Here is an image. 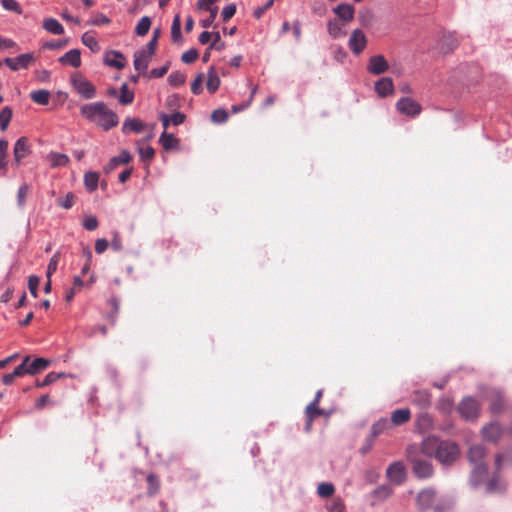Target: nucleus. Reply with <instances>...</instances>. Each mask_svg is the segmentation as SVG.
Listing matches in <instances>:
<instances>
[{
	"label": "nucleus",
	"mask_w": 512,
	"mask_h": 512,
	"mask_svg": "<svg viewBox=\"0 0 512 512\" xmlns=\"http://www.w3.org/2000/svg\"><path fill=\"white\" fill-rule=\"evenodd\" d=\"M413 401L419 406L425 407L430 403L429 394L426 391L416 392Z\"/></svg>",
	"instance_id": "a18cd8bd"
},
{
	"label": "nucleus",
	"mask_w": 512,
	"mask_h": 512,
	"mask_svg": "<svg viewBox=\"0 0 512 512\" xmlns=\"http://www.w3.org/2000/svg\"><path fill=\"white\" fill-rule=\"evenodd\" d=\"M220 85V78L218 77L217 73L214 69H209L208 75H207V82L206 86L209 92L214 93Z\"/></svg>",
	"instance_id": "7c9ffc66"
},
{
	"label": "nucleus",
	"mask_w": 512,
	"mask_h": 512,
	"mask_svg": "<svg viewBox=\"0 0 512 512\" xmlns=\"http://www.w3.org/2000/svg\"><path fill=\"white\" fill-rule=\"evenodd\" d=\"M8 141L0 140V173H3L7 167Z\"/></svg>",
	"instance_id": "c9c22d12"
},
{
	"label": "nucleus",
	"mask_w": 512,
	"mask_h": 512,
	"mask_svg": "<svg viewBox=\"0 0 512 512\" xmlns=\"http://www.w3.org/2000/svg\"><path fill=\"white\" fill-rule=\"evenodd\" d=\"M181 21L179 15L175 16L172 23V38L176 41L180 38Z\"/></svg>",
	"instance_id": "4d7b16f0"
},
{
	"label": "nucleus",
	"mask_w": 512,
	"mask_h": 512,
	"mask_svg": "<svg viewBox=\"0 0 512 512\" xmlns=\"http://www.w3.org/2000/svg\"><path fill=\"white\" fill-rule=\"evenodd\" d=\"M40 284V279L38 276L36 275H31L28 279V287H29V291L31 293V295L33 297H37L38 296V286Z\"/></svg>",
	"instance_id": "49530a36"
},
{
	"label": "nucleus",
	"mask_w": 512,
	"mask_h": 512,
	"mask_svg": "<svg viewBox=\"0 0 512 512\" xmlns=\"http://www.w3.org/2000/svg\"><path fill=\"white\" fill-rule=\"evenodd\" d=\"M132 159L130 153L126 150L121 151L119 156L113 157L107 166L105 167V172L109 173L114 170L117 166L121 164H126Z\"/></svg>",
	"instance_id": "412c9836"
},
{
	"label": "nucleus",
	"mask_w": 512,
	"mask_h": 512,
	"mask_svg": "<svg viewBox=\"0 0 512 512\" xmlns=\"http://www.w3.org/2000/svg\"><path fill=\"white\" fill-rule=\"evenodd\" d=\"M172 125H180L184 122L185 116L182 113H174L169 116Z\"/></svg>",
	"instance_id": "774afa93"
},
{
	"label": "nucleus",
	"mask_w": 512,
	"mask_h": 512,
	"mask_svg": "<svg viewBox=\"0 0 512 512\" xmlns=\"http://www.w3.org/2000/svg\"><path fill=\"white\" fill-rule=\"evenodd\" d=\"M186 80V76L180 71H174L168 76V82L171 86L178 87Z\"/></svg>",
	"instance_id": "4c0bfd02"
},
{
	"label": "nucleus",
	"mask_w": 512,
	"mask_h": 512,
	"mask_svg": "<svg viewBox=\"0 0 512 512\" xmlns=\"http://www.w3.org/2000/svg\"><path fill=\"white\" fill-rule=\"evenodd\" d=\"M50 365V361L45 358H36L28 366V374L35 375Z\"/></svg>",
	"instance_id": "a878e982"
},
{
	"label": "nucleus",
	"mask_w": 512,
	"mask_h": 512,
	"mask_svg": "<svg viewBox=\"0 0 512 512\" xmlns=\"http://www.w3.org/2000/svg\"><path fill=\"white\" fill-rule=\"evenodd\" d=\"M396 107L399 112L409 116H415L419 114L421 110L420 105L411 98L400 99L397 102Z\"/></svg>",
	"instance_id": "4468645a"
},
{
	"label": "nucleus",
	"mask_w": 512,
	"mask_h": 512,
	"mask_svg": "<svg viewBox=\"0 0 512 512\" xmlns=\"http://www.w3.org/2000/svg\"><path fill=\"white\" fill-rule=\"evenodd\" d=\"M17 47V44L8 38L0 37V49L6 50Z\"/></svg>",
	"instance_id": "338daca9"
},
{
	"label": "nucleus",
	"mask_w": 512,
	"mask_h": 512,
	"mask_svg": "<svg viewBox=\"0 0 512 512\" xmlns=\"http://www.w3.org/2000/svg\"><path fill=\"white\" fill-rule=\"evenodd\" d=\"M505 489V484L499 479H492L486 484L487 492H500Z\"/></svg>",
	"instance_id": "79ce46f5"
},
{
	"label": "nucleus",
	"mask_w": 512,
	"mask_h": 512,
	"mask_svg": "<svg viewBox=\"0 0 512 512\" xmlns=\"http://www.w3.org/2000/svg\"><path fill=\"white\" fill-rule=\"evenodd\" d=\"M159 142L165 150H172L178 146L179 141L172 134L164 131L159 138Z\"/></svg>",
	"instance_id": "cd10ccee"
},
{
	"label": "nucleus",
	"mask_w": 512,
	"mask_h": 512,
	"mask_svg": "<svg viewBox=\"0 0 512 512\" xmlns=\"http://www.w3.org/2000/svg\"><path fill=\"white\" fill-rule=\"evenodd\" d=\"M30 97L35 103L39 105H46L50 99V92L44 89H40L31 92Z\"/></svg>",
	"instance_id": "c756f323"
},
{
	"label": "nucleus",
	"mask_w": 512,
	"mask_h": 512,
	"mask_svg": "<svg viewBox=\"0 0 512 512\" xmlns=\"http://www.w3.org/2000/svg\"><path fill=\"white\" fill-rule=\"evenodd\" d=\"M82 43L92 52L100 51V45L92 32H85L82 35Z\"/></svg>",
	"instance_id": "c85d7f7f"
},
{
	"label": "nucleus",
	"mask_w": 512,
	"mask_h": 512,
	"mask_svg": "<svg viewBox=\"0 0 512 512\" xmlns=\"http://www.w3.org/2000/svg\"><path fill=\"white\" fill-rule=\"evenodd\" d=\"M458 410L463 418L473 420L478 416V403L473 398L467 397L463 399Z\"/></svg>",
	"instance_id": "9d476101"
},
{
	"label": "nucleus",
	"mask_w": 512,
	"mask_h": 512,
	"mask_svg": "<svg viewBox=\"0 0 512 512\" xmlns=\"http://www.w3.org/2000/svg\"><path fill=\"white\" fill-rule=\"evenodd\" d=\"M76 196L72 192H68L64 196L59 197L58 204L64 209H70L75 202Z\"/></svg>",
	"instance_id": "e433bc0d"
},
{
	"label": "nucleus",
	"mask_w": 512,
	"mask_h": 512,
	"mask_svg": "<svg viewBox=\"0 0 512 512\" xmlns=\"http://www.w3.org/2000/svg\"><path fill=\"white\" fill-rule=\"evenodd\" d=\"M346 26H347V24H345L342 21L337 20L336 18L330 19L327 22V32H328L329 36L332 37L333 39L343 38L346 36V33H347Z\"/></svg>",
	"instance_id": "f3484780"
},
{
	"label": "nucleus",
	"mask_w": 512,
	"mask_h": 512,
	"mask_svg": "<svg viewBox=\"0 0 512 512\" xmlns=\"http://www.w3.org/2000/svg\"><path fill=\"white\" fill-rule=\"evenodd\" d=\"M29 360H30V357H29V356H26V357L24 358V360H23L22 364H20L19 366H17V367L14 369L13 373H14V375H15L16 377H21V376H23V375H25V374H28V366H27V364H28Z\"/></svg>",
	"instance_id": "5fc2aeb1"
},
{
	"label": "nucleus",
	"mask_w": 512,
	"mask_h": 512,
	"mask_svg": "<svg viewBox=\"0 0 512 512\" xmlns=\"http://www.w3.org/2000/svg\"><path fill=\"white\" fill-rule=\"evenodd\" d=\"M375 92L381 98H385L394 94V84L391 78L382 77L375 82Z\"/></svg>",
	"instance_id": "2eb2a0df"
},
{
	"label": "nucleus",
	"mask_w": 512,
	"mask_h": 512,
	"mask_svg": "<svg viewBox=\"0 0 512 512\" xmlns=\"http://www.w3.org/2000/svg\"><path fill=\"white\" fill-rule=\"evenodd\" d=\"M416 504L420 510L434 509L435 511H444L449 504L442 505L438 502V498L432 489H424L418 493Z\"/></svg>",
	"instance_id": "20e7f679"
},
{
	"label": "nucleus",
	"mask_w": 512,
	"mask_h": 512,
	"mask_svg": "<svg viewBox=\"0 0 512 512\" xmlns=\"http://www.w3.org/2000/svg\"><path fill=\"white\" fill-rule=\"evenodd\" d=\"M46 161L51 167L56 168L66 166L69 162V158L66 154L51 152L46 156Z\"/></svg>",
	"instance_id": "4be33fe9"
},
{
	"label": "nucleus",
	"mask_w": 512,
	"mask_h": 512,
	"mask_svg": "<svg viewBox=\"0 0 512 512\" xmlns=\"http://www.w3.org/2000/svg\"><path fill=\"white\" fill-rule=\"evenodd\" d=\"M31 145L27 137H20L14 143L13 156L14 162L19 166L24 158L31 154Z\"/></svg>",
	"instance_id": "1a4fd4ad"
},
{
	"label": "nucleus",
	"mask_w": 512,
	"mask_h": 512,
	"mask_svg": "<svg viewBox=\"0 0 512 512\" xmlns=\"http://www.w3.org/2000/svg\"><path fill=\"white\" fill-rule=\"evenodd\" d=\"M151 18L148 16L142 17L136 25L135 32L138 36H145L151 27Z\"/></svg>",
	"instance_id": "473e14b6"
},
{
	"label": "nucleus",
	"mask_w": 512,
	"mask_h": 512,
	"mask_svg": "<svg viewBox=\"0 0 512 512\" xmlns=\"http://www.w3.org/2000/svg\"><path fill=\"white\" fill-rule=\"evenodd\" d=\"M348 46L355 55H359L367 46V38L360 29H354L349 37Z\"/></svg>",
	"instance_id": "0eeeda50"
},
{
	"label": "nucleus",
	"mask_w": 512,
	"mask_h": 512,
	"mask_svg": "<svg viewBox=\"0 0 512 512\" xmlns=\"http://www.w3.org/2000/svg\"><path fill=\"white\" fill-rule=\"evenodd\" d=\"M457 44H458V40L453 33H444L441 36L436 49L440 53H447V52L451 51L454 47H456Z\"/></svg>",
	"instance_id": "6ab92c4d"
},
{
	"label": "nucleus",
	"mask_w": 512,
	"mask_h": 512,
	"mask_svg": "<svg viewBox=\"0 0 512 512\" xmlns=\"http://www.w3.org/2000/svg\"><path fill=\"white\" fill-rule=\"evenodd\" d=\"M104 63L116 69H122L125 66V58L122 53L118 51H108L104 54Z\"/></svg>",
	"instance_id": "a211bd4d"
},
{
	"label": "nucleus",
	"mask_w": 512,
	"mask_h": 512,
	"mask_svg": "<svg viewBox=\"0 0 512 512\" xmlns=\"http://www.w3.org/2000/svg\"><path fill=\"white\" fill-rule=\"evenodd\" d=\"M43 28L54 35H62L64 33V27L55 18H46L43 21Z\"/></svg>",
	"instance_id": "393cba45"
},
{
	"label": "nucleus",
	"mask_w": 512,
	"mask_h": 512,
	"mask_svg": "<svg viewBox=\"0 0 512 512\" xmlns=\"http://www.w3.org/2000/svg\"><path fill=\"white\" fill-rule=\"evenodd\" d=\"M317 491L321 497H329L334 492V486L330 483H321L318 486Z\"/></svg>",
	"instance_id": "3c124183"
},
{
	"label": "nucleus",
	"mask_w": 512,
	"mask_h": 512,
	"mask_svg": "<svg viewBox=\"0 0 512 512\" xmlns=\"http://www.w3.org/2000/svg\"><path fill=\"white\" fill-rule=\"evenodd\" d=\"M154 51L143 47L134 54V67L139 73H146Z\"/></svg>",
	"instance_id": "6e6552de"
},
{
	"label": "nucleus",
	"mask_w": 512,
	"mask_h": 512,
	"mask_svg": "<svg viewBox=\"0 0 512 512\" xmlns=\"http://www.w3.org/2000/svg\"><path fill=\"white\" fill-rule=\"evenodd\" d=\"M120 91H121V95L119 97L120 103H122L124 105L130 104L133 101V99H134V94H133L132 91H130L128 89L127 84H123L121 86Z\"/></svg>",
	"instance_id": "ea45409f"
},
{
	"label": "nucleus",
	"mask_w": 512,
	"mask_h": 512,
	"mask_svg": "<svg viewBox=\"0 0 512 512\" xmlns=\"http://www.w3.org/2000/svg\"><path fill=\"white\" fill-rule=\"evenodd\" d=\"M198 58V52L195 49H190L182 54V61L184 63H192Z\"/></svg>",
	"instance_id": "13d9d810"
},
{
	"label": "nucleus",
	"mask_w": 512,
	"mask_h": 512,
	"mask_svg": "<svg viewBox=\"0 0 512 512\" xmlns=\"http://www.w3.org/2000/svg\"><path fill=\"white\" fill-rule=\"evenodd\" d=\"M203 75L200 74L197 76V78L194 80V82L191 85V90L194 94H200L202 91V84H203Z\"/></svg>",
	"instance_id": "680f3d73"
},
{
	"label": "nucleus",
	"mask_w": 512,
	"mask_h": 512,
	"mask_svg": "<svg viewBox=\"0 0 512 512\" xmlns=\"http://www.w3.org/2000/svg\"><path fill=\"white\" fill-rule=\"evenodd\" d=\"M225 48L224 42L221 41V36L219 32L212 33V43L209 46V50H223Z\"/></svg>",
	"instance_id": "603ef678"
},
{
	"label": "nucleus",
	"mask_w": 512,
	"mask_h": 512,
	"mask_svg": "<svg viewBox=\"0 0 512 512\" xmlns=\"http://www.w3.org/2000/svg\"><path fill=\"white\" fill-rule=\"evenodd\" d=\"M235 12H236V7L234 4H229V5L225 6L222 10L223 20L224 21L229 20L230 18H232L234 16Z\"/></svg>",
	"instance_id": "052dcab7"
},
{
	"label": "nucleus",
	"mask_w": 512,
	"mask_h": 512,
	"mask_svg": "<svg viewBox=\"0 0 512 512\" xmlns=\"http://www.w3.org/2000/svg\"><path fill=\"white\" fill-rule=\"evenodd\" d=\"M12 109L10 107H4L0 112V129L5 131L12 119Z\"/></svg>",
	"instance_id": "f704fd0d"
},
{
	"label": "nucleus",
	"mask_w": 512,
	"mask_h": 512,
	"mask_svg": "<svg viewBox=\"0 0 512 512\" xmlns=\"http://www.w3.org/2000/svg\"><path fill=\"white\" fill-rule=\"evenodd\" d=\"M391 426L390 421L387 419H381L373 425L372 431L374 435H379Z\"/></svg>",
	"instance_id": "09e8293b"
},
{
	"label": "nucleus",
	"mask_w": 512,
	"mask_h": 512,
	"mask_svg": "<svg viewBox=\"0 0 512 512\" xmlns=\"http://www.w3.org/2000/svg\"><path fill=\"white\" fill-rule=\"evenodd\" d=\"M58 261H59L58 255L57 254L53 255L48 263L46 278L50 279L51 276L53 275V273H55V271L57 270V267H58Z\"/></svg>",
	"instance_id": "6e6d98bb"
},
{
	"label": "nucleus",
	"mask_w": 512,
	"mask_h": 512,
	"mask_svg": "<svg viewBox=\"0 0 512 512\" xmlns=\"http://www.w3.org/2000/svg\"><path fill=\"white\" fill-rule=\"evenodd\" d=\"M485 456V449L482 445L472 446L469 450L470 462L474 465L470 482L474 487L484 482L487 476V467L482 463Z\"/></svg>",
	"instance_id": "7ed1b4c3"
},
{
	"label": "nucleus",
	"mask_w": 512,
	"mask_h": 512,
	"mask_svg": "<svg viewBox=\"0 0 512 512\" xmlns=\"http://www.w3.org/2000/svg\"><path fill=\"white\" fill-rule=\"evenodd\" d=\"M482 434L487 441H496L501 436L502 429L498 424L491 423L483 428Z\"/></svg>",
	"instance_id": "b1692460"
},
{
	"label": "nucleus",
	"mask_w": 512,
	"mask_h": 512,
	"mask_svg": "<svg viewBox=\"0 0 512 512\" xmlns=\"http://www.w3.org/2000/svg\"><path fill=\"white\" fill-rule=\"evenodd\" d=\"M138 152L142 161H150L155 155L154 149L149 145L139 147Z\"/></svg>",
	"instance_id": "a19ab883"
},
{
	"label": "nucleus",
	"mask_w": 512,
	"mask_h": 512,
	"mask_svg": "<svg viewBox=\"0 0 512 512\" xmlns=\"http://www.w3.org/2000/svg\"><path fill=\"white\" fill-rule=\"evenodd\" d=\"M2 6L7 11H12L17 14L22 13V9L16 0H1Z\"/></svg>",
	"instance_id": "37998d69"
},
{
	"label": "nucleus",
	"mask_w": 512,
	"mask_h": 512,
	"mask_svg": "<svg viewBox=\"0 0 512 512\" xmlns=\"http://www.w3.org/2000/svg\"><path fill=\"white\" fill-rule=\"evenodd\" d=\"M389 68L387 60L382 55L371 56L368 60L367 70L373 75L385 73Z\"/></svg>",
	"instance_id": "9b49d317"
},
{
	"label": "nucleus",
	"mask_w": 512,
	"mask_h": 512,
	"mask_svg": "<svg viewBox=\"0 0 512 512\" xmlns=\"http://www.w3.org/2000/svg\"><path fill=\"white\" fill-rule=\"evenodd\" d=\"M328 512H344V504L341 500L336 499L328 505Z\"/></svg>",
	"instance_id": "e2e57ef3"
},
{
	"label": "nucleus",
	"mask_w": 512,
	"mask_h": 512,
	"mask_svg": "<svg viewBox=\"0 0 512 512\" xmlns=\"http://www.w3.org/2000/svg\"><path fill=\"white\" fill-rule=\"evenodd\" d=\"M59 62L78 68L81 65V53L78 49H71L59 58Z\"/></svg>",
	"instance_id": "aec40b11"
},
{
	"label": "nucleus",
	"mask_w": 512,
	"mask_h": 512,
	"mask_svg": "<svg viewBox=\"0 0 512 512\" xmlns=\"http://www.w3.org/2000/svg\"><path fill=\"white\" fill-rule=\"evenodd\" d=\"M109 23H110V19L106 15H104L102 13L96 14L93 18H91L88 21V24L94 25V26L106 25V24H109Z\"/></svg>",
	"instance_id": "864d4df0"
},
{
	"label": "nucleus",
	"mask_w": 512,
	"mask_h": 512,
	"mask_svg": "<svg viewBox=\"0 0 512 512\" xmlns=\"http://www.w3.org/2000/svg\"><path fill=\"white\" fill-rule=\"evenodd\" d=\"M392 493V489L389 486L383 485L373 491V497L378 501H383L388 498Z\"/></svg>",
	"instance_id": "58836bf2"
},
{
	"label": "nucleus",
	"mask_w": 512,
	"mask_h": 512,
	"mask_svg": "<svg viewBox=\"0 0 512 512\" xmlns=\"http://www.w3.org/2000/svg\"><path fill=\"white\" fill-rule=\"evenodd\" d=\"M99 181V175L96 172H87L84 175V185L89 191L97 189Z\"/></svg>",
	"instance_id": "2f4dec72"
},
{
	"label": "nucleus",
	"mask_w": 512,
	"mask_h": 512,
	"mask_svg": "<svg viewBox=\"0 0 512 512\" xmlns=\"http://www.w3.org/2000/svg\"><path fill=\"white\" fill-rule=\"evenodd\" d=\"M34 62L35 56L33 53H24L15 58L4 59V63L13 71L27 69Z\"/></svg>",
	"instance_id": "423d86ee"
},
{
	"label": "nucleus",
	"mask_w": 512,
	"mask_h": 512,
	"mask_svg": "<svg viewBox=\"0 0 512 512\" xmlns=\"http://www.w3.org/2000/svg\"><path fill=\"white\" fill-rule=\"evenodd\" d=\"M168 71V66H162L160 68H155L150 71V77L152 78H160L164 76Z\"/></svg>",
	"instance_id": "69168bd1"
},
{
	"label": "nucleus",
	"mask_w": 512,
	"mask_h": 512,
	"mask_svg": "<svg viewBox=\"0 0 512 512\" xmlns=\"http://www.w3.org/2000/svg\"><path fill=\"white\" fill-rule=\"evenodd\" d=\"M333 13L337 16V20L349 24L353 21L355 16V9L352 5L341 3L333 8Z\"/></svg>",
	"instance_id": "ddd939ff"
},
{
	"label": "nucleus",
	"mask_w": 512,
	"mask_h": 512,
	"mask_svg": "<svg viewBox=\"0 0 512 512\" xmlns=\"http://www.w3.org/2000/svg\"><path fill=\"white\" fill-rule=\"evenodd\" d=\"M83 227L89 231H93L98 227V220L93 215H84Z\"/></svg>",
	"instance_id": "de8ad7c7"
},
{
	"label": "nucleus",
	"mask_w": 512,
	"mask_h": 512,
	"mask_svg": "<svg viewBox=\"0 0 512 512\" xmlns=\"http://www.w3.org/2000/svg\"><path fill=\"white\" fill-rule=\"evenodd\" d=\"M81 114L104 130H109L118 124L117 115L102 102L82 106Z\"/></svg>",
	"instance_id": "f03ea898"
},
{
	"label": "nucleus",
	"mask_w": 512,
	"mask_h": 512,
	"mask_svg": "<svg viewBox=\"0 0 512 512\" xmlns=\"http://www.w3.org/2000/svg\"><path fill=\"white\" fill-rule=\"evenodd\" d=\"M211 119L216 124L224 123L228 119V113L224 109H217L212 113Z\"/></svg>",
	"instance_id": "c03bdc74"
},
{
	"label": "nucleus",
	"mask_w": 512,
	"mask_h": 512,
	"mask_svg": "<svg viewBox=\"0 0 512 512\" xmlns=\"http://www.w3.org/2000/svg\"><path fill=\"white\" fill-rule=\"evenodd\" d=\"M387 476L392 483L396 485L401 484L406 478L404 466L399 462L393 463L387 469Z\"/></svg>",
	"instance_id": "dca6fc26"
},
{
	"label": "nucleus",
	"mask_w": 512,
	"mask_h": 512,
	"mask_svg": "<svg viewBox=\"0 0 512 512\" xmlns=\"http://www.w3.org/2000/svg\"><path fill=\"white\" fill-rule=\"evenodd\" d=\"M61 376H62V374H57V373L51 372L46 375L45 379L42 382H38L37 386L44 387L46 385H49V384L55 382Z\"/></svg>",
	"instance_id": "bf43d9fd"
},
{
	"label": "nucleus",
	"mask_w": 512,
	"mask_h": 512,
	"mask_svg": "<svg viewBox=\"0 0 512 512\" xmlns=\"http://www.w3.org/2000/svg\"><path fill=\"white\" fill-rule=\"evenodd\" d=\"M29 192V186L27 184H23L19 187L17 192V203L19 207H23L25 204L26 196Z\"/></svg>",
	"instance_id": "8fccbe9b"
},
{
	"label": "nucleus",
	"mask_w": 512,
	"mask_h": 512,
	"mask_svg": "<svg viewBox=\"0 0 512 512\" xmlns=\"http://www.w3.org/2000/svg\"><path fill=\"white\" fill-rule=\"evenodd\" d=\"M321 397H322V390H319L316 393L314 401L311 402L306 407V415H307V418H308V421H307V424H306V430L310 429L311 422H312V420L316 416H318V415H325L326 417H329V415H330V412H325L324 410H321V409L317 408L318 402H319Z\"/></svg>",
	"instance_id": "f8f14e48"
},
{
	"label": "nucleus",
	"mask_w": 512,
	"mask_h": 512,
	"mask_svg": "<svg viewBox=\"0 0 512 512\" xmlns=\"http://www.w3.org/2000/svg\"><path fill=\"white\" fill-rule=\"evenodd\" d=\"M143 128V123L137 119L128 118L124 121L122 130L124 133L127 132H140Z\"/></svg>",
	"instance_id": "72a5a7b5"
},
{
	"label": "nucleus",
	"mask_w": 512,
	"mask_h": 512,
	"mask_svg": "<svg viewBox=\"0 0 512 512\" xmlns=\"http://www.w3.org/2000/svg\"><path fill=\"white\" fill-rule=\"evenodd\" d=\"M413 470L415 474L420 478H427L432 475V466L427 461L414 460Z\"/></svg>",
	"instance_id": "5701e85b"
},
{
	"label": "nucleus",
	"mask_w": 512,
	"mask_h": 512,
	"mask_svg": "<svg viewBox=\"0 0 512 512\" xmlns=\"http://www.w3.org/2000/svg\"><path fill=\"white\" fill-rule=\"evenodd\" d=\"M427 456H435L444 465L451 464L459 456V448L455 443L440 441L437 437H426L421 446Z\"/></svg>",
	"instance_id": "f257e3e1"
},
{
	"label": "nucleus",
	"mask_w": 512,
	"mask_h": 512,
	"mask_svg": "<svg viewBox=\"0 0 512 512\" xmlns=\"http://www.w3.org/2000/svg\"><path fill=\"white\" fill-rule=\"evenodd\" d=\"M217 0H198L197 1V8L200 11L210 9L212 6L215 5Z\"/></svg>",
	"instance_id": "0e129e2a"
},
{
	"label": "nucleus",
	"mask_w": 512,
	"mask_h": 512,
	"mask_svg": "<svg viewBox=\"0 0 512 512\" xmlns=\"http://www.w3.org/2000/svg\"><path fill=\"white\" fill-rule=\"evenodd\" d=\"M410 419L409 409L395 410L391 415V422L394 425H401Z\"/></svg>",
	"instance_id": "bb28decb"
},
{
	"label": "nucleus",
	"mask_w": 512,
	"mask_h": 512,
	"mask_svg": "<svg viewBox=\"0 0 512 512\" xmlns=\"http://www.w3.org/2000/svg\"><path fill=\"white\" fill-rule=\"evenodd\" d=\"M74 89L85 99H91L96 95L93 84L79 74H74L71 78Z\"/></svg>",
	"instance_id": "39448f33"
}]
</instances>
